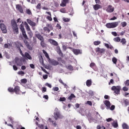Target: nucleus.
<instances>
[{"label": "nucleus", "mask_w": 129, "mask_h": 129, "mask_svg": "<svg viewBox=\"0 0 129 129\" xmlns=\"http://www.w3.org/2000/svg\"><path fill=\"white\" fill-rule=\"evenodd\" d=\"M11 27L14 34H16L17 35L19 34V27H18V24H17V22H16V21H11Z\"/></svg>", "instance_id": "obj_1"}, {"label": "nucleus", "mask_w": 129, "mask_h": 129, "mask_svg": "<svg viewBox=\"0 0 129 129\" xmlns=\"http://www.w3.org/2000/svg\"><path fill=\"white\" fill-rule=\"evenodd\" d=\"M8 91L9 92H15L16 94H20V92H21V90L20 87L18 86H16L15 87L14 89L10 87L8 88Z\"/></svg>", "instance_id": "obj_2"}, {"label": "nucleus", "mask_w": 129, "mask_h": 129, "mask_svg": "<svg viewBox=\"0 0 129 129\" xmlns=\"http://www.w3.org/2000/svg\"><path fill=\"white\" fill-rule=\"evenodd\" d=\"M121 89V87H120V86H113L111 87V90H112V91H114V93H115V94H117V95H118V94H120Z\"/></svg>", "instance_id": "obj_3"}, {"label": "nucleus", "mask_w": 129, "mask_h": 129, "mask_svg": "<svg viewBox=\"0 0 129 129\" xmlns=\"http://www.w3.org/2000/svg\"><path fill=\"white\" fill-rule=\"evenodd\" d=\"M24 25L25 26V28L26 29L28 35H29L30 38H32L33 32H32V30H31V28H30L29 24H28V23H27V22H24Z\"/></svg>", "instance_id": "obj_4"}, {"label": "nucleus", "mask_w": 129, "mask_h": 129, "mask_svg": "<svg viewBox=\"0 0 129 129\" xmlns=\"http://www.w3.org/2000/svg\"><path fill=\"white\" fill-rule=\"evenodd\" d=\"M118 23L119 22L108 23L106 24V27L108 28V29H113L118 26Z\"/></svg>", "instance_id": "obj_5"}, {"label": "nucleus", "mask_w": 129, "mask_h": 129, "mask_svg": "<svg viewBox=\"0 0 129 129\" xmlns=\"http://www.w3.org/2000/svg\"><path fill=\"white\" fill-rule=\"evenodd\" d=\"M20 31L22 32L23 38H25V39H28V35H27L26 30H25V27H24V25L23 24H21L20 25Z\"/></svg>", "instance_id": "obj_6"}, {"label": "nucleus", "mask_w": 129, "mask_h": 129, "mask_svg": "<svg viewBox=\"0 0 129 129\" xmlns=\"http://www.w3.org/2000/svg\"><path fill=\"white\" fill-rule=\"evenodd\" d=\"M0 28L3 34H7L8 33V30L7 29V26L4 23L0 24Z\"/></svg>", "instance_id": "obj_7"}, {"label": "nucleus", "mask_w": 129, "mask_h": 129, "mask_svg": "<svg viewBox=\"0 0 129 129\" xmlns=\"http://www.w3.org/2000/svg\"><path fill=\"white\" fill-rule=\"evenodd\" d=\"M62 117L63 116L61 115L60 112L56 111L54 113V118H55V120H57L58 118H62Z\"/></svg>", "instance_id": "obj_8"}, {"label": "nucleus", "mask_w": 129, "mask_h": 129, "mask_svg": "<svg viewBox=\"0 0 129 129\" xmlns=\"http://www.w3.org/2000/svg\"><path fill=\"white\" fill-rule=\"evenodd\" d=\"M71 49L72 52L75 54V55H79V54H82V51L79 49H74L72 48H70Z\"/></svg>", "instance_id": "obj_9"}, {"label": "nucleus", "mask_w": 129, "mask_h": 129, "mask_svg": "<svg viewBox=\"0 0 129 129\" xmlns=\"http://www.w3.org/2000/svg\"><path fill=\"white\" fill-rule=\"evenodd\" d=\"M49 64H51V65H52V66H57V65H59V62L58 61L52 59H50L48 61Z\"/></svg>", "instance_id": "obj_10"}, {"label": "nucleus", "mask_w": 129, "mask_h": 129, "mask_svg": "<svg viewBox=\"0 0 129 129\" xmlns=\"http://www.w3.org/2000/svg\"><path fill=\"white\" fill-rule=\"evenodd\" d=\"M15 61L17 66H22V65H23V62L22 61V60L20 59L19 57H15Z\"/></svg>", "instance_id": "obj_11"}, {"label": "nucleus", "mask_w": 129, "mask_h": 129, "mask_svg": "<svg viewBox=\"0 0 129 129\" xmlns=\"http://www.w3.org/2000/svg\"><path fill=\"white\" fill-rule=\"evenodd\" d=\"M106 11L107 13H113L114 12V7L111 5H109L107 7Z\"/></svg>", "instance_id": "obj_12"}, {"label": "nucleus", "mask_w": 129, "mask_h": 129, "mask_svg": "<svg viewBox=\"0 0 129 129\" xmlns=\"http://www.w3.org/2000/svg\"><path fill=\"white\" fill-rule=\"evenodd\" d=\"M16 9L17 11H19L21 14H24V10L23 9L22 5L20 4L16 5Z\"/></svg>", "instance_id": "obj_13"}, {"label": "nucleus", "mask_w": 129, "mask_h": 129, "mask_svg": "<svg viewBox=\"0 0 129 129\" xmlns=\"http://www.w3.org/2000/svg\"><path fill=\"white\" fill-rule=\"evenodd\" d=\"M48 42H49L51 45H53V46H58V45H59V44H58V42H57V41H56L54 39H48Z\"/></svg>", "instance_id": "obj_14"}, {"label": "nucleus", "mask_w": 129, "mask_h": 129, "mask_svg": "<svg viewBox=\"0 0 129 129\" xmlns=\"http://www.w3.org/2000/svg\"><path fill=\"white\" fill-rule=\"evenodd\" d=\"M96 52L100 53V54H104V53H105V49L97 47L96 48Z\"/></svg>", "instance_id": "obj_15"}, {"label": "nucleus", "mask_w": 129, "mask_h": 129, "mask_svg": "<svg viewBox=\"0 0 129 129\" xmlns=\"http://www.w3.org/2000/svg\"><path fill=\"white\" fill-rule=\"evenodd\" d=\"M26 21L30 26H31L32 27H36V23L33 22L31 19H27Z\"/></svg>", "instance_id": "obj_16"}, {"label": "nucleus", "mask_w": 129, "mask_h": 129, "mask_svg": "<svg viewBox=\"0 0 129 129\" xmlns=\"http://www.w3.org/2000/svg\"><path fill=\"white\" fill-rule=\"evenodd\" d=\"M23 57V58H25L26 59L32 60V56H31V55H30V54H29V53L28 52H25Z\"/></svg>", "instance_id": "obj_17"}, {"label": "nucleus", "mask_w": 129, "mask_h": 129, "mask_svg": "<svg viewBox=\"0 0 129 129\" xmlns=\"http://www.w3.org/2000/svg\"><path fill=\"white\" fill-rule=\"evenodd\" d=\"M104 104L105 105H106L107 109H109V108H110V105H111V103H110V102L109 100H105L104 102Z\"/></svg>", "instance_id": "obj_18"}, {"label": "nucleus", "mask_w": 129, "mask_h": 129, "mask_svg": "<svg viewBox=\"0 0 129 129\" xmlns=\"http://www.w3.org/2000/svg\"><path fill=\"white\" fill-rule=\"evenodd\" d=\"M102 6L101 5L99 4H96L95 5H93V9L95 11H98V10L102 9Z\"/></svg>", "instance_id": "obj_19"}, {"label": "nucleus", "mask_w": 129, "mask_h": 129, "mask_svg": "<svg viewBox=\"0 0 129 129\" xmlns=\"http://www.w3.org/2000/svg\"><path fill=\"white\" fill-rule=\"evenodd\" d=\"M46 14H47V15H49V16L46 17V19L47 20H48V21H49L50 22H52V15H51V12H46Z\"/></svg>", "instance_id": "obj_20"}, {"label": "nucleus", "mask_w": 129, "mask_h": 129, "mask_svg": "<svg viewBox=\"0 0 129 129\" xmlns=\"http://www.w3.org/2000/svg\"><path fill=\"white\" fill-rule=\"evenodd\" d=\"M69 0H62L61 3L60 4V7H66V5L68 3Z\"/></svg>", "instance_id": "obj_21"}, {"label": "nucleus", "mask_w": 129, "mask_h": 129, "mask_svg": "<svg viewBox=\"0 0 129 129\" xmlns=\"http://www.w3.org/2000/svg\"><path fill=\"white\" fill-rule=\"evenodd\" d=\"M36 38L38 39V40H40V41H44V37L41 35L40 34H37L35 35Z\"/></svg>", "instance_id": "obj_22"}, {"label": "nucleus", "mask_w": 129, "mask_h": 129, "mask_svg": "<svg viewBox=\"0 0 129 129\" xmlns=\"http://www.w3.org/2000/svg\"><path fill=\"white\" fill-rule=\"evenodd\" d=\"M112 126L115 128L118 127V123H117V120H114L113 122L111 123Z\"/></svg>", "instance_id": "obj_23"}, {"label": "nucleus", "mask_w": 129, "mask_h": 129, "mask_svg": "<svg viewBox=\"0 0 129 129\" xmlns=\"http://www.w3.org/2000/svg\"><path fill=\"white\" fill-rule=\"evenodd\" d=\"M21 38L22 39V40H24V43L25 44V45H26V46H27V45L29 44V42H28V41L27 40H29V38L27 36V39L25 38L23 35L22 36H21Z\"/></svg>", "instance_id": "obj_24"}, {"label": "nucleus", "mask_w": 129, "mask_h": 129, "mask_svg": "<svg viewBox=\"0 0 129 129\" xmlns=\"http://www.w3.org/2000/svg\"><path fill=\"white\" fill-rule=\"evenodd\" d=\"M86 84L88 87H90L91 85H92V81L91 80H87Z\"/></svg>", "instance_id": "obj_25"}, {"label": "nucleus", "mask_w": 129, "mask_h": 129, "mask_svg": "<svg viewBox=\"0 0 129 129\" xmlns=\"http://www.w3.org/2000/svg\"><path fill=\"white\" fill-rule=\"evenodd\" d=\"M42 52L43 53V54H44L46 58H47V59H48V61H49L51 58H50V56H49V54H48V53H47L46 52V51L45 50H43Z\"/></svg>", "instance_id": "obj_26"}, {"label": "nucleus", "mask_w": 129, "mask_h": 129, "mask_svg": "<svg viewBox=\"0 0 129 129\" xmlns=\"http://www.w3.org/2000/svg\"><path fill=\"white\" fill-rule=\"evenodd\" d=\"M58 81L60 83H61V84H62V85H63V86H64V88H66L67 89V88H68L69 87H68L67 84H66L64 83V82H63V81L62 80V79L58 80Z\"/></svg>", "instance_id": "obj_27"}, {"label": "nucleus", "mask_w": 129, "mask_h": 129, "mask_svg": "<svg viewBox=\"0 0 129 129\" xmlns=\"http://www.w3.org/2000/svg\"><path fill=\"white\" fill-rule=\"evenodd\" d=\"M122 127L123 129H129V126L126 123H123L122 124Z\"/></svg>", "instance_id": "obj_28"}, {"label": "nucleus", "mask_w": 129, "mask_h": 129, "mask_svg": "<svg viewBox=\"0 0 129 129\" xmlns=\"http://www.w3.org/2000/svg\"><path fill=\"white\" fill-rule=\"evenodd\" d=\"M48 120L50 122H51L54 126H56V125H57V124H56V121H54L53 120L51 119V118H49Z\"/></svg>", "instance_id": "obj_29"}, {"label": "nucleus", "mask_w": 129, "mask_h": 129, "mask_svg": "<svg viewBox=\"0 0 129 129\" xmlns=\"http://www.w3.org/2000/svg\"><path fill=\"white\" fill-rule=\"evenodd\" d=\"M76 97V96L74 95V94H71V95L68 97V99L71 101L72 99H73V98H75Z\"/></svg>", "instance_id": "obj_30"}, {"label": "nucleus", "mask_w": 129, "mask_h": 129, "mask_svg": "<svg viewBox=\"0 0 129 129\" xmlns=\"http://www.w3.org/2000/svg\"><path fill=\"white\" fill-rule=\"evenodd\" d=\"M120 43H122V45H123V46H124V45H125V44H126V40L125 39V38H122L120 40Z\"/></svg>", "instance_id": "obj_31"}, {"label": "nucleus", "mask_w": 129, "mask_h": 129, "mask_svg": "<svg viewBox=\"0 0 129 129\" xmlns=\"http://www.w3.org/2000/svg\"><path fill=\"white\" fill-rule=\"evenodd\" d=\"M93 44L95 45V46H98V45H100V44H101V41H96L94 42Z\"/></svg>", "instance_id": "obj_32"}, {"label": "nucleus", "mask_w": 129, "mask_h": 129, "mask_svg": "<svg viewBox=\"0 0 129 129\" xmlns=\"http://www.w3.org/2000/svg\"><path fill=\"white\" fill-rule=\"evenodd\" d=\"M26 14H27V15H32V11H31V10L27 9H26Z\"/></svg>", "instance_id": "obj_33"}, {"label": "nucleus", "mask_w": 129, "mask_h": 129, "mask_svg": "<svg viewBox=\"0 0 129 129\" xmlns=\"http://www.w3.org/2000/svg\"><path fill=\"white\" fill-rule=\"evenodd\" d=\"M40 45L42 48H45L46 45H45V42H44V40H41L40 42Z\"/></svg>", "instance_id": "obj_34"}, {"label": "nucleus", "mask_w": 129, "mask_h": 129, "mask_svg": "<svg viewBox=\"0 0 129 129\" xmlns=\"http://www.w3.org/2000/svg\"><path fill=\"white\" fill-rule=\"evenodd\" d=\"M114 41L115 42H120L121 39L120 38H119V37H117L114 38Z\"/></svg>", "instance_id": "obj_35"}, {"label": "nucleus", "mask_w": 129, "mask_h": 129, "mask_svg": "<svg viewBox=\"0 0 129 129\" xmlns=\"http://www.w3.org/2000/svg\"><path fill=\"white\" fill-rule=\"evenodd\" d=\"M112 61L113 63H114V64H116V62H117V59L116 57H114L112 58Z\"/></svg>", "instance_id": "obj_36"}, {"label": "nucleus", "mask_w": 129, "mask_h": 129, "mask_svg": "<svg viewBox=\"0 0 129 129\" xmlns=\"http://www.w3.org/2000/svg\"><path fill=\"white\" fill-rule=\"evenodd\" d=\"M89 96H93L94 95V92L93 91L90 90L88 92Z\"/></svg>", "instance_id": "obj_37"}, {"label": "nucleus", "mask_w": 129, "mask_h": 129, "mask_svg": "<svg viewBox=\"0 0 129 129\" xmlns=\"http://www.w3.org/2000/svg\"><path fill=\"white\" fill-rule=\"evenodd\" d=\"M27 49H28V50H33V47H32V46H31V45H30V44L29 43L28 44L26 45Z\"/></svg>", "instance_id": "obj_38"}, {"label": "nucleus", "mask_w": 129, "mask_h": 129, "mask_svg": "<svg viewBox=\"0 0 129 129\" xmlns=\"http://www.w3.org/2000/svg\"><path fill=\"white\" fill-rule=\"evenodd\" d=\"M67 68L69 70H70V71H73V67H72V66H68Z\"/></svg>", "instance_id": "obj_39"}, {"label": "nucleus", "mask_w": 129, "mask_h": 129, "mask_svg": "<svg viewBox=\"0 0 129 129\" xmlns=\"http://www.w3.org/2000/svg\"><path fill=\"white\" fill-rule=\"evenodd\" d=\"M38 127H39L40 129H44V128H45V126H44L43 124H39L38 125Z\"/></svg>", "instance_id": "obj_40"}, {"label": "nucleus", "mask_w": 129, "mask_h": 129, "mask_svg": "<svg viewBox=\"0 0 129 129\" xmlns=\"http://www.w3.org/2000/svg\"><path fill=\"white\" fill-rule=\"evenodd\" d=\"M121 25L123 28H124V27H126L127 23L125 22H123L121 23Z\"/></svg>", "instance_id": "obj_41"}, {"label": "nucleus", "mask_w": 129, "mask_h": 129, "mask_svg": "<svg viewBox=\"0 0 129 129\" xmlns=\"http://www.w3.org/2000/svg\"><path fill=\"white\" fill-rule=\"evenodd\" d=\"M43 30L45 31H47V32H48V33H50V29H49V28L47 27H44Z\"/></svg>", "instance_id": "obj_42"}, {"label": "nucleus", "mask_w": 129, "mask_h": 129, "mask_svg": "<svg viewBox=\"0 0 129 129\" xmlns=\"http://www.w3.org/2000/svg\"><path fill=\"white\" fill-rule=\"evenodd\" d=\"M28 82V81L26 79H23L21 80V83L23 84H26Z\"/></svg>", "instance_id": "obj_43"}, {"label": "nucleus", "mask_w": 129, "mask_h": 129, "mask_svg": "<svg viewBox=\"0 0 129 129\" xmlns=\"http://www.w3.org/2000/svg\"><path fill=\"white\" fill-rule=\"evenodd\" d=\"M95 66H96V65L95 64V63H94V62H92L90 64V67L91 68H93V67H95Z\"/></svg>", "instance_id": "obj_44"}, {"label": "nucleus", "mask_w": 129, "mask_h": 129, "mask_svg": "<svg viewBox=\"0 0 129 129\" xmlns=\"http://www.w3.org/2000/svg\"><path fill=\"white\" fill-rule=\"evenodd\" d=\"M115 108V106H114V105H112L111 106V107H110L109 109H110V110H114Z\"/></svg>", "instance_id": "obj_45"}, {"label": "nucleus", "mask_w": 129, "mask_h": 129, "mask_svg": "<svg viewBox=\"0 0 129 129\" xmlns=\"http://www.w3.org/2000/svg\"><path fill=\"white\" fill-rule=\"evenodd\" d=\"M124 84L126 86H128L129 87V80H127L124 82Z\"/></svg>", "instance_id": "obj_46"}, {"label": "nucleus", "mask_w": 129, "mask_h": 129, "mask_svg": "<svg viewBox=\"0 0 129 129\" xmlns=\"http://www.w3.org/2000/svg\"><path fill=\"white\" fill-rule=\"evenodd\" d=\"M66 101V98L65 97H60L59 98V101Z\"/></svg>", "instance_id": "obj_47"}, {"label": "nucleus", "mask_w": 129, "mask_h": 129, "mask_svg": "<svg viewBox=\"0 0 129 129\" xmlns=\"http://www.w3.org/2000/svg\"><path fill=\"white\" fill-rule=\"evenodd\" d=\"M61 13H66V9L65 8H62L60 10Z\"/></svg>", "instance_id": "obj_48"}, {"label": "nucleus", "mask_w": 129, "mask_h": 129, "mask_svg": "<svg viewBox=\"0 0 129 129\" xmlns=\"http://www.w3.org/2000/svg\"><path fill=\"white\" fill-rule=\"evenodd\" d=\"M122 90L123 91H127L128 90V88L126 87V86L123 87L122 88Z\"/></svg>", "instance_id": "obj_49"}, {"label": "nucleus", "mask_w": 129, "mask_h": 129, "mask_svg": "<svg viewBox=\"0 0 129 129\" xmlns=\"http://www.w3.org/2000/svg\"><path fill=\"white\" fill-rule=\"evenodd\" d=\"M42 91L43 93H44V92H46L47 91V88L46 87H42Z\"/></svg>", "instance_id": "obj_50"}, {"label": "nucleus", "mask_w": 129, "mask_h": 129, "mask_svg": "<svg viewBox=\"0 0 129 129\" xmlns=\"http://www.w3.org/2000/svg\"><path fill=\"white\" fill-rule=\"evenodd\" d=\"M18 50H19L20 54L22 56V57L24 56V54L23 53V51H22V49H21V48H19Z\"/></svg>", "instance_id": "obj_51"}, {"label": "nucleus", "mask_w": 129, "mask_h": 129, "mask_svg": "<svg viewBox=\"0 0 129 129\" xmlns=\"http://www.w3.org/2000/svg\"><path fill=\"white\" fill-rule=\"evenodd\" d=\"M41 8V3L38 4L36 6V9L40 10Z\"/></svg>", "instance_id": "obj_52"}, {"label": "nucleus", "mask_w": 129, "mask_h": 129, "mask_svg": "<svg viewBox=\"0 0 129 129\" xmlns=\"http://www.w3.org/2000/svg\"><path fill=\"white\" fill-rule=\"evenodd\" d=\"M52 89L54 91H58V90H59V88L58 87H55L53 88Z\"/></svg>", "instance_id": "obj_53"}, {"label": "nucleus", "mask_w": 129, "mask_h": 129, "mask_svg": "<svg viewBox=\"0 0 129 129\" xmlns=\"http://www.w3.org/2000/svg\"><path fill=\"white\" fill-rule=\"evenodd\" d=\"M13 70L15 71H17V70H18V67L16 66V65H14L13 66Z\"/></svg>", "instance_id": "obj_54"}, {"label": "nucleus", "mask_w": 129, "mask_h": 129, "mask_svg": "<svg viewBox=\"0 0 129 129\" xmlns=\"http://www.w3.org/2000/svg\"><path fill=\"white\" fill-rule=\"evenodd\" d=\"M18 73L19 75H24V74H25V72H24L23 71H19V72H18Z\"/></svg>", "instance_id": "obj_55"}, {"label": "nucleus", "mask_w": 129, "mask_h": 129, "mask_svg": "<svg viewBox=\"0 0 129 129\" xmlns=\"http://www.w3.org/2000/svg\"><path fill=\"white\" fill-rule=\"evenodd\" d=\"M63 22H70V19H68V18H63Z\"/></svg>", "instance_id": "obj_56"}, {"label": "nucleus", "mask_w": 129, "mask_h": 129, "mask_svg": "<svg viewBox=\"0 0 129 129\" xmlns=\"http://www.w3.org/2000/svg\"><path fill=\"white\" fill-rule=\"evenodd\" d=\"M111 34L114 37H116V36H117V33H116V32H112Z\"/></svg>", "instance_id": "obj_57"}, {"label": "nucleus", "mask_w": 129, "mask_h": 129, "mask_svg": "<svg viewBox=\"0 0 129 129\" xmlns=\"http://www.w3.org/2000/svg\"><path fill=\"white\" fill-rule=\"evenodd\" d=\"M45 85H46V86H48V87H49V88H52V85H51V84H50L48 83H46L45 84Z\"/></svg>", "instance_id": "obj_58"}, {"label": "nucleus", "mask_w": 129, "mask_h": 129, "mask_svg": "<svg viewBox=\"0 0 129 129\" xmlns=\"http://www.w3.org/2000/svg\"><path fill=\"white\" fill-rule=\"evenodd\" d=\"M56 28H57V29H59V30H61L62 27H61V25H60V24H57Z\"/></svg>", "instance_id": "obj_59"}, {"label": "nucleus", "mask_w": 129, "mask_h": 129, "mask_svg": "<svg viewBox=\"0 0 129 129\" xmlns=\"http://www.w3.org/2000/svg\"><path fill=\"white\" fill-rule=\"evenodd\" d=\"M87 104H88L89 105H90V106H92V102H91V101H87Z\"/></svg>", "instance_id": "obj_60"}, {"label": "nucleus", "mask_w": 129, "mask_h": 129, "mask_svg": "<svg viewBox=\"0 0 129 129\" xmlns=\"http://www.w3.org/2000/svg\"><path fill=\"white\" fill-rule=\"evenodd\" d=\"M43 97V98H44L45 99H46V100L49 99V96H48L47 95H44Z\"/></svg>", "instance_id": "obj_61"}, {"label": "nucleus", "mask_w": 129, "mask_h": 129, "mask_svg": "<svg viewBox=\"0 0 129 129\" xmlns=\"http://www.w3.org/2000/svg\"><path fill=\"white\" fill-rule=\"evenodd\" d=\"M30 67H31L32 69H35V65H34V64H30Z\"/></svg>", "instance_id": "obj_62"}, {"label": "nucleus", "mask_w": 129, "mask_h": 129, "mask_svg": "<svg viewBox=\"0 0 129 129\" xmlns=\"http://www.w3.org/2000/svg\"><path fill=\"white\" fill-rule=\"evenodd\" d=\"M104 98H105V99H109V97L108 96V95H105L104 96Z\"/></svg>", "instance_id": "obj_63"}, {"label": "nucleus", "mask_w": 129, "mask_h": 129, "mask_svg": "<svg viewBox=\"0 0 129 129\" xmlns=\"http://www.w3.org/2000/svg\"><path fill=\"white\" fill-rule=\"evenodd\" d=\"M76 127L77 129H82V127L80 125H77Z\"/></svg>", "instance_id": "obj_64"}]
</instances>
